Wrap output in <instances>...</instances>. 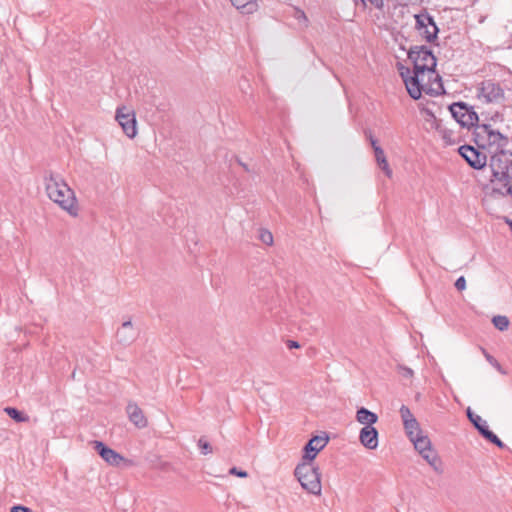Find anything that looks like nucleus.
Returning <instances> with one entry per match:
<instances>
[{
	"instance_id": "b1692460",
	"label": "nucleus",
	"mask_w": 512,
	"mask_h": 512,
	"mask_svg": "<svg viewBox=\"0 0 512 512\" xmlns=\"http://www.w3.org/2000/svg\"><path fill=\"white\" fill-rule=\"evenodd\" d=\"M455 287L457 288L458 291H463L467 288V281L464 277H460L456 283H455Z\"/></svg>"
},
{
	"instance_id": "f03ea898",
	"label": "nucleus",
	"mask_w": 512,
	"mask_h": 512,
	"mask_svg": "<svg viewBox=\"0 0 512 512\" xmlns=\"http://www.w3.org/2000/svg\"><path fill=\"white\" fill-rule=\"evenodd\" d=\"M40 187L45 198L68 216L76 218L80 215L81 205L76 191L60 172L45 171Z\"/></svg>"
},
{
	"instance_id": "1a4fd4ad",
	"label": "nucleus",
	"mask_w": 512,
	"mask_h": 512,
	"mask_svg": "<svg viewBox=\"0 0 512 512\" xmlns=\"http://www.w3.org/2000/svg\"><path fill=\"white\" fill-rule=\"evenodd\" d=\"M92 448L109 467L119 469L128 467L131 464L127 457L102 441L92 442Z\"/></svg>"
},
{
	"instance_id": "a878e982",
	"label": "nucleus",
	"mask_w": 512,
	"mask_h": 512,
	"mask_svg": "<svg viewBox=\"0 0 512 512\" xmlns=\"http://www.w3.org/2000/svg\"><path fill=\"white\" fill-rule=\"evenodd\" d=\"M491 90L493 92V96L492 97L494 99H501V98H503V91L499 87L492 86Z\"/></svg>"
},
{
	"instance_id": "aec40b11",
	"label": "nucleus",
	"mask_w": 512,
	"mask_h": 512,
	"mask_svg": "<svg viewBox=\"0 0 512 512\" xmlns=\"http://www.w3.org/2000/svg\"><path fill=\"white\" fill-rule=\"evenodd\" d=\"M492 321L494 326L501 331L506 330L509 326V320L506 316H495Z\"/></svg>"
},
{
	"instance_id": "a211bd4d",
	"label": "nucleus",
	"mask_w": 512,
	"mask_h": 512,
	"mask_svg": "<svg viewBox=\"0 0 512 512\" xmlns=\"http://www.w3.org/2000/svg\"><path fill=\"white\" fill-rule=\"evenodd\" d=\"M376 162L378 167L385 173L386 176H392V170L389 166L388 160L382 150L376 151Z\"/></svg>"
},
{
	"instance_id": "4be33fe9",
	"label": "nucleus",
	"mask_w": 512,
	"mask_h": 512,
	"mask_svg": "<svg viewBox=\"0 0 512 512\" xmlns=\"http://www.w3.org/2000/svg\"><path fill=\"white\" fill-rule=\"evenodd\" d=\"M199 448L201 449L202 454L207 455L212 453V446L209 442L201 440L199 442Z\"/></svg>"
},
{
	"instance_id": "393cba45",
	"label": "nucleus",
	"mask_w": 512,
	"mask_h": 512,
	"mask_svg": "<svg viewBox=\"0 0 512 512\" xmlns=\"http://www.w3.org/2000/svg\"><path fill=\"white\" fill-rule=\"evenodd\" d=\"M10 512H33V511L24 505H15L10 508Z\"/></svg>"
},
{
	"instance_id": "9b49d317",
	"label": "nucleus",
	"mask_w": 512,
	"mask_h": 512,
	"mask_svg": "<svg viewBox=\"0 0 512 512\" xmlns=\"http://www.w3.org/2000/svg\"><path fill=\"white\" fill-rule=\"evenodd\" d=\"M125 415L131 425L142 430L148 427L149 419L144 409L135 400H129L125 406Z\"/></svg>"
},
{
	"instance_id": "f3484780",
	"label": "nucleus",
	"mask_w": 512,
	"mask_h": 512,
	"mask_svg": "<svg viewBox=\"0 0 512 512\" xmlns=\"http://www.w3.org/2000/svg\"><path fill=\"white\" fill-rule=\"evenodd\" d=\"M417 23L421 26H425L426 29V38L431 39L436 36L437 27L433 23L432 19L428 16H417Z\"/></svg>"
},
{
	"instance_id": "2eb2a0df",
	"label": "nucleus",
	"mask_w": 512,
	"mask_h": 512,
	"mask_svg": "<svg viewBox=\"0 0 512 512\" xmlns=\"http://www.w3.org/2000/svg\"><path fill=\"white\" fill-rule=\"evenodd\" d=\"M401 418L403 421L404 429L409 437L410 441L416 437H419L424 434L422 429L420 428L419 423L415 419L414 415L408 408H401L400 410Z\"/></svg>"
},
{
	"instance_id": "5701e85b",
	"label": "nucleus",
	"mask_w": 512,
	"mask_h": 512,
	"mask_svg": "<svg viewBox=\"0 0 512 512\" xmlns=\"http://www.w3.org/2000/svg\"><path fill=\"white\" fill-rule=\"evenodd\" d=\"M364 4L371 5L374 8L380 9L383 7L384 0H362Z\"/></svg>"
},
{
	"instance_id": "c756f323",
	"label": "nucleus",
	"mask_w": 512,
	"mask_h": 512,
	"mask_svg": "<svg viewBox=\"0 0 512 512\" xmlns=\"http://www.w3.org/2000/svg\"><path fill=\"white\" fill-rule=\"evenodd\" d=\"M504 194H508L512 197V184L504 190Z\"/></svg>"
},
{
	"instance_id": "7ed1b4c3",
	"label": "nucleus",
	"mask_w": 512,
	"mask_h": 512,
	"mask_svg": "<svg viewBox=\"0 0 512 512\" xmlns=\"http://www.w3.org/2000/svg\"><path fill=\"white\" fill-rule=\"evenodd\" d=\"M467 416L486 440L498 447L504 446L491 427L502 434H508L512 431V401L488 409L484 412L485 418L473 412L470 408L467 409Z\"/></svg>"
},
{
	"instance_id": "c85d7f7f",
	"label": "nucleus",
	"mask_w": 512,
	"mask_h": 512,
	"mask_svg": "<svg viewBox=\"0 0 512 512\" xmlns=\"http://www.w3.org/2000/svg\"><path fill=\"white\" fill-rule=\"evenodd\" d=\"M230 473H231L232 475H235V476H237V477H241V478H245V477H247V472H245V471H239V470H237L236 468L231 469V470H230Z\"/></svg>"
},
{
	"instance_id": "bb28decb",
	"label": "nucleus",
	"mask_w": 512,
	"mask_h": 512,
	"mask_svg": "<svg viewBox=\"0 0 512 512\" xmlns=\"http://www.w3.org/2000/svg\"><path fill=\"white\" fill-rule=\"evenodd\" d=\"M122 329L125 330V331H132L134 329V324L132 322V320H126L122 323Z\"/></svg>"
},
{
	"instance_id": "6ab92c4d",
	"label": "nucleus",
	"mask_w": 512,
	"mask_h": 512,
	"mask_svg": "<svg viewBox=\"0 0 512 512\" xmlns=\"http://www.w3.org/2000/svg\"><path fill=\"white\" fill-rule=\"evenodd\" d=\"M258 239L266 246H272L274 244V235L267 228H260L258 230Z\"/></svg>"
},
{
	"instance_id": "423d86ee",
	"label": "nucleus",
	"mask_w": 512,
	"mask_h": 512,
	"mask_svg": "<svg viewBox=\"0 0 512 512\" xmlns=\"http://www.w3.org/2000/svg\"><path fill=\"white\" fill-rule=\"evenodd\" d=\"M114 121L126 139L135 140L140 137L142 125L134 105L128 103L118 105L114 112Z\"/></svg>"
},
{
	"instance_id": "cd10ccee",
	"label": "nucleus",
	"mask_w": 512,
	"mask_h": 512,
	"mask_svg": "<svg viewBox=\"0 0 512 512\" xmlns=\"http://www.w3.org/2000/svg\"><path fill=\"white\" fill-rule=\"evenodd\" d=\"M8 415L16 420H21L20 413L16 409H7Z\"/></svg>"
},
{
	"instance_id": "f8f14e48",
	"label": "nucleus",
	"mask_w": 512,
	"mask_h": 512,
	"mask_svg": "<svg viewBox=\"0 0 512 512\" xmlns=\"http://www.w3.org/2000/svg\"><path fill=\"white\" fill-rule=\"evenodd\" d=\"M474 138L480 148L487 149L496 145L501 136L487 125H479L475 128Z\"/></svg>"
},
{
	"instance_id": "0eeeda50",
	"label": "nucleus",
	"mask_w": 512,
	"mask_h": 512,
	"mask_svg": "<svg viewBox=\"0 0 512 512\" xmlns=\"http://www.w3.org/2000/svg\"><path fill=\"white\" fill-rule=\"evenodd\" d=\"M490 168L491 188L499 194L512 184V154L501 152L492 157Z\"/></svg>"
},
{
	"instance_id": "4468645a",
	"label": "nucleus",
	"mask_w": 512,
	"mask_h": 512,
	"mask_svg": "<svg viewBox=\"0 0 512 512\" xmlns=\"http://www.w3.org/2000/svg\"><path fill=\"white\" fill-rule=\"evenodd\" d=\"M459 152L467 163L475 169H481L486 165L487 155L472 146H462Z\"/></svg>"
},
{
	"instance_id": "39448f33",
	"label": "nucleus",
	"mask_w": 512,
	"mask_h": 512,
	"mask_svg": "<svg viewBox=\"0 0 512 512\" xmlns=\"http://www.w3.org/2000/svg\"><path fill=\"white\" fill-rule=\"evenodd\" d=\"M293 476L307 493L315 496L322 493V473L317 462L299 459L294 467Z\"/></svg>"
},
{
	"instance_id": "20e7f679",
	"label": "nucleus",
	"mask_w": 512,
	"mask_h": 512,
	"mask_svg": "<svg viewBox=\"0 0 512 512\" xmlns=\"http://www.w3.org/2000/svg\"><path fill=\"white\" fill-rule=\"evenodd\" d=\"M355 423L359 428V444L366 450H377L380 444V433L377 428L378 413L364 406L357 407Z\"/></svg>"
},
{
	"instance_id": "9d476101",
	"label": "nucleus",
	"mask_w": 512,
	"mask_h": 512,
	"mask_svg": "<svg viewBox=\"0 0 512 512\" xmlns=\"http://www.w3.org/2000/svg\"><path fill=\"white\" fill-rule=\"evenodd\" d=\"M415 450L419 455L435 470L442 468V462L436 450L433 448L429 437L424 433L423 435L411 440Z\"/></svg>"
},
{
	"instance_id": "412c9836",
	"label": "nucleus",
	"mask_w": 512,
	"mask_h": 512,
	"mask_svg": "<svg viewBox=\"0 0 512 512\" xmlns=\"http://www.w3.org/2000/svg\"><path fill=\"white\" fill-rule=\"evenodd\" d=\"M426 122L429 124L430 129L439 131L441 128L440 121L434 115H429V118L426 119Z\"/></svg>"
},
{
	"instance_id": "f257e3e1",
	"label": "nucleus",
	"mask_w": 512,
	"mask_h": 512,
	"mask_svg": "<svg viewBox=\"0 0 512 512\" xmlns=\"http://www.w3.org/2000/svg\"><path fill=\"white\" fill-rule=\"evenodd\" d=\"M435 67V56L424 46L411 47L407 58L398 64L399 74L413 99L421 98L423 93L439 92L440 84Z\"/></svg>"
},
{
	"instance_id": "dca6fc26",
	"label": "nucleus",
	"mask_w": 512,
	"mask_h": 512,
	"mask_svg": "<svg viewBox=\"0 0 512 512\" xmlns=\"http://www.w3.org/2000/svg\"><path fill=\"white\" fill-rule=\"evenodd\" d=\"M230 4L242 14H252L257 11V0H229Z\"/></svg>"
},
{
	"instance_id": "ddd939ff",
	"label": "nucleus",
	"mask_w": 512,
	"mask_h": 512,
	"mask_svg": "<svg viewBox=\"0 0 512 512\" xmlns=\"http://www.w3.org/2000/svg\"><path fill=\"white\" fill-rule=\"evenodd\" d=\"M450 111L454 119L463 127H473L478 121L476 113L461 103L451 105Z\"/></svg>"
},
{
	"instance_id": "6e6552de",
	"label": "nucleus",
	"mask_w": 512,
	"mask_h": 512,
	"mask_svg": "<svg viewBox=\"0 0 512 512\" xmlns=\"http://www.w3.org/2000/svg\"><path fill=\"white\" fill-rule=\"evenodd\" d=\"M330 442V435L326 431L313 433L301 449L300 460L316 462L317 457Z\"/></svg>"
},
{
	"instance_id": "7c9ffc66",
	"label": "nucleus",
	"mask_w": 512,
	"mask_h": 512,
	"mask_svg": "<svg viewBox=\"0 0 512 512\" xmlns=\"http://www.w3.org/2000/svg\"><path fill=\"white\" fill-rule=\"evenodd\" d=\"M506 223L508 224V226H509L510 230L512 231V220L507 219V220H506Z\"/></svg>"
}]
</instances>
